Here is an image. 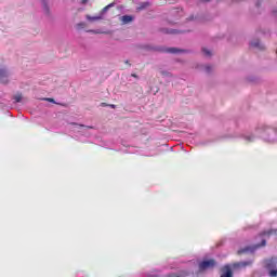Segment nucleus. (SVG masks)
Listing matches in <instances>:
<instances>
[{"instance_id":"obj_1","label":"nucleus","mask_w":277,"mask_h":277,"mask_svg":"<svg viewBox=\"0 0 277 277\" xmlns=\"http://www.w3.org/2000/svg\"><path fill=\"white\" fill-rule=\"evenodd\" d=\"M264 267L268 271L271 277H277V258L265 260Z\"/></svg>"},{"instance_id":"obj_2","label":"nucleus","mask_w":277,"mask_h":277,"mask_svg":"<svg viewBox=\"0 0 277 277\" xmlns=\"http://www.w3.org/2000/svg\"><path fill=\"white\" fill-rule=\"evenodd\" d=\"M215 267V260H206L199 263V272H205V269H211Z\"/></svg>"},{"instance_id":"obj_3","label":"nucleus","mask_w":277,"mask_h":277,"mask_svg":"<svg viewBox=\"0 0 277 277\" xmlns=\"http://www.w3.org/2000/svg\"><path fill=\"white\" fill-rule=\"evenodd\" d=\"M277 129L276 128H269L265 124H262V126H259L256 129H255V133L258 135H261L262 133H276Z\"/></svg>"},{"instance_id":"obj_4","label":"nucleus","mask_w":277,"mask_h":277,"mask_svg":"<svg viewBox=\"0 0 277 277\" xmlns=\"http://www.w3.org/2000/svg\"><path fill=\"white\" fill-rule=\"evenodd\" d=\"M252 265V261H242V262H237L233 264V269H246V267H250Z\"/></svg>"},{"instance_id":"obj_5","label":"nucleus","mask_w":277,"mask_h":277,"mask_svg":"<svg viewBox=\"0 0 277 277\" xmlns=\"http://www.w3.org/2000/svg\"><path fill=\"white\" fill-rule=\"evenodd\" d=\"M9 76L10 72L8 69L0 64V83H8Z\"/></svg>"},{"instance_id":"obj_6","label":"nucleus","mask_w":277,"mask_h":277,"mask_svg":"<svg viewBox=\"0 0 277 277\" xmlns=\"http://www.w3.org/2000/svg\"><path fill=\"white\" fill-rule=\"evenodd\" d=\"M250 47H251V49H255L256 51L265 50V45L259 39L251 40Z\"/></svg>"},{"instance_id":"obj_7","label":"nucleus","mask_w":277,"mask_h":277,"mask_svg":"<svg viewBox=\"0 0 277 277\" xmlns=\"http://www.w3.org/2000/svg\"><path fill=\"white\" fill-rule=\"evenodd\" d=\"M221 277H233V271L229 266H225L221 269Z\"/></svg>"},{"instance_id":"obj_8","label":"nucleus","mask_w":277,"mask_h":277,"mask_svg":"<svg viewBox=\"0 0 277 277\" xmlns=\"http://www.w3.org/2000/svg\"><path fill=\"white\" fill-rule=\"evenodd\" d=\"M120 22L122 23V25H129V23H133V16L123 15L120 17Z\"/></svg>"},{"instance_id":"obj_9","label":"nucleus","mask_w":277,"mask_h":277,"mask_svg":"<svg viewBox=\"0 0 277 277\" xmlns=\"http://www.w3.org/2000/svg\"><path fill=\"white\" fill-rule=\"evenodd\" d=\"M201 53L203 57H213V50L209 48H202Z\"/></svg>"},{"instance_id":"obj_10","label":"nucleus","mask_w":277,"mask_h":277,"mask_svg":"<svg viewBox=\"0 0 277 277\" xmlns=\"http://www.w3.org/2000/svg\"><path fill=\"white\" fill-rule=\"evenodd\" d=\"M87 27H88V24L85 22H80L75 25V29H77V31H81V29H85Z\"/></svg>"},{"instance_id":"obj_11","label":"nucleus","mask_w":277,"mask_h":277,"mask_svg":"<svg viewBox=\"0 0 277 277\" xmlns=\"http://www.w3.org/2000/svg\"><path fill=\"white\" fill-rule=\"evenodd\" d=\"M200 70H203V72H213V66L211 65H201Z\"/></svg>"},{"instance_id":"obj_12","label":"nucleus","mask_w":277,"mask_h":277,"mask_svg":"<svg viewBox=\"0 0 277 277\" xmlns=\"http://www.w3.org/2000/svg\"><path fill=\"white\" fill-rule=\"evenodd\" d=\"M159 74L162 76V77H167V78H172L174 77V75H172V72L168 71V70H163V69H160Z\"/></svg>"},{"instance_id":"obj_13","label":"nucleus","mask_w":277,"mask_h":277,"mask_svg":"<svg viewBox=\"0 0 277 277\" xmlns=\"http://www.w3.org/2000/svg\"><path fill=\"white\" fill-rule=\"evenodd\" d=\"M168 53H187L186 50H179L176 48H170L168 49Z\"/></svg>"},{"instance_id":"obj_14","label":"nucleus","mask_w":277,"mask_h":277,"mask_svg":"<svg viewBox=\"0 0 277 277\" xmlns=\"http://www.w3.org/2000/svg\"><path fill=\"white\" fill-rule=\"evenodd\" d=\"M85 18H87V21H91V22L101 21V16H90V15H87Z\"/></svg>"},{"instance_id":"obj_15","label":"nucleus","mask_w":277,"mask_h":277,"mask_svg":"<svg viewBox=\"0 0 277 277\" xmlns=\"http://www.w3.org/2000/svg\"><path fill=\"white\" fill-rule=\"evenodd\" d=\"M14 101H15V103H21L23 101V95L22 94L15 95Z\"/></svg>"},{"instance_id":"obj_16","label":"nucleus","mask_w":277,"mask_h":277,"mask_svg":"<svg viewBox=\"0 0 277 277\" xmlns=\"http://www.w3.org/2000/svg\"><path fill=\"white\" fill-rule=\"evenodd\" d=\"M250 250H252V248L247 247V248H245V249L239 250V251H238V254H243V252H250Z\"/></svg>"},{"instance_id":"obj_17","label":"nucleus","mask_w":277,"mask_h":277,"mask_svg":"<svg viewBox=\"0 0 277 277\" xmlns=\"http://www.w3.org/2000/svg\"><path fill=\"white\" fill-rule=\"evenodd\" d=\"M114 5H116V3H110L108 5H106L104 9H103V12H107V10H109V8H114Z\"/></svg>"},{"instance_id":"obj_18","label":"nucleus","mask_w":277,"mask_h":277,"mask_svg":"<svg viewBox=\"0 0 277 277\" xmlns=\"http://www.w3.org/2000/svg\"><path fill=\"white\" fill-rule=\"evenodd\" d=\"M263 235H276V229H271L268 232H264Z\"/></svg>"},{"instance_id":"obj_19","label":"nucleus","mask_w":277,"mask_h":277,"mask_svg":"<svg viewBox=\"0 0 277 277\" xmlns=\"http://www.w3.org/2000/svg\"><path fill=\"white\" fill-rule=\"evenodd\" d=\"M148 2H144L141 6L137 8V10H145V8H148Z\"/></svg>"},{"instance_id":"obj_20","label":"nucleus","mask_w":277,"mask_h":277,"mask_svg":"<svg viewBox=\"0 0 277 277\" xmlns=\"http://www.w3.org/2000/svg\"><path fill=\"white\" fill-rule=\"evenodd\" d=\"M247 142H254V135L246 136Z\"/></svg>"},{"instance_id":"obj_21","label":"nucleus","mask_w":277,"mask_h":277,"mask_svg":"<svg viewBox=\"0 0 277 277\" xmlns=\"http://www.w3.org/2000/svg\"><path fill=\"white\" fill-rule=\"evenodd\" d=\"M43 1V8L45 12H49V5H47V0H42Z\"/></svg>"},{"instance_id":"obj_22","label":"nucleus","mask_w":277,"mask_h":277,"mask_svg":"<svg viewBox=\"0 0 277 277\" xmlns=\"http://www.w3.org/2000/svg\"><path fill=\"white\" fill-rule=\"evenodd\" d=\"M167 34H181L179 30L170 29L167 31Z\"/></svg>"},{"instance_id":"obj_23","label":"nucleus","mask_w":277,"mask_h":277,"mask_svg":"<svg viewBox=\"0 0 277 277\" xmlns=\"http://www.w3.org/2000/svg\"><path fill=\"white\" fill-rule=\"evenodd\" d=\"M43 101H48V103H55V100L51 97H45Z\"/></svg>"},{"instance_id":"obj_24","label":"nucleus","mask_w":277,"mask_h":277,"mask_svg":"<svg viewBox=\"0 0 277 277\" xmlns=\"http://www.w3.org/2000/svg\"><path fill=\"white\" fill-rule=\"evenodd\" d=\"M89 34H101V31H96V30H88Z\"/></svg>"},{"instance_id":"obj_25","label":"nucleus","mask_w":277,"mask_h":277,"mask_svg":"<svg viewBox=\"0 0 277 277\" xmlns=\"http://www.w3.org/2000/svg\"><path fill=\"white\" fill-rule=\"evenodd\" d=\"M268 142H276V138L265 137Z\"/></svg>"},{"instance_id":"obj_26","label":"nucleus","mask_w":277,"mask_h":277,"mask_svg":"<svg viewBox=\"0 0 277 277\" xmlns=\"http://www.w3.org/2000/svg\"><path fill=\"white\" fill-rule=\"evenodd\" d=\"M131 77H134V79H138L136 74H132Z\"/></svg>"},{"instance_id":"obj_27","label":"nucleus","mask_w":277,"mask_h":277,"mask_svg":"<svg viewBox=\"0 0 277 277\" xmlns=\"http://www.w3.org/2000/svg\"><path fill=\"white\" fill-rule=\"evenodd\" d=\"M81 3H88V0H80Z\"/></svg>"},{"instance_id":"obj_28","label":"nucleus","mask_w":277,"mask_h":277,"mask_svg":"<svg viewBox=\"0 0 277 277\" xmlns=\"http://www.w3.org/2000/svg\"><path fill=\"white\" fill-rule=\"evenodd\" d=\"M110 107H111L113 109H116V105H114V104H111Z\"/></svg>"},{"instance_id":"obj_29","label":"nucleus","mask_w":277,"mask_h":277,"mask_svg":"<svg viewBox=\"0 0 277 277\" xmlns=\"http://www.w3.org/2000/svg\"><path fill=\"white\" fill-rule=\"evenodd\" d=\"M266 241L265 240H262V246H265Z\"/></svg>"},{"instance_id":"obj_30","label":"nucleus","mask_w":277,"mask_h":277,"mask_svg":"<svg viewBox=\"0 0 277 277\" xmlns=\"http://www.w3.org/2000/svg\"><path fill=\"white\" fill-rule=\"evenodd\" d=\"M168 277H179V276H176V275H169Z\"/></svg>"},{"instance_id":"obj_31","label":"nucleus","mask_w":277,"mask_h":277,"mask_svg":"<svg viewBox=\"0 0 277 277\" xmlns=\"http://www.w3.org/2000/svg\"><path fill=\"white\" fill-rule=\"evenodd\" d=\"M256 248H260V246H259V245H258V246H255V247H254V250H256Z\"/></svg>"},{"instance_id":"obj_32","label":"nucleus","mask_w":277,"mask_h":277,"mask_svg":"<svg viewBox=\"0 0 277 277\" xmlns=\"http://www.w3.org/2000/svg\"><path fill=\"white\" fill-rule=\"evenodd\" d=\"M85 129H92V127H85Z\"/></svg>"},{"instance_id":"obj_33","label":"nucleus","mask_w":277,"mask_h":277,"mask_svg":"<svg viewBox=\"0 0 277 277\" xmlns=\"http://www.w3.org/2000/svg\"><path fill=\"white\" fill-rule=\"evenodd\" d=\"M80 127H85V126H83V124H80Z\"/></svg>"},{"instance_id":"obj_34","label":"nucleus","mask_w":277,"mask_h":277,"mask_svg":"<svg viewBox=\"0 0 277 277\" xmlns=\"http://www.w3.org/2000/svg\"><path fill=\"white\" fill-rule=\"evenodd\" d=\"M206 1H211V0H206Z\"/></svg>"}]
</instances>
